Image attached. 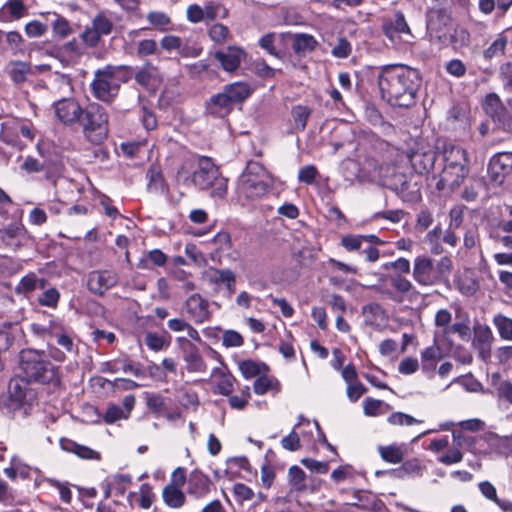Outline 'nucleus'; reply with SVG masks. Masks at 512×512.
Returning a JSON list of instances; mask_svg holds the SVG:
<instances>
[{
    "mask_svg": "<svg viewBox=\"0 0 512 512\" xmlns=\"http://www.w3.org/2000/svg\"><path fill=\"white\" fill-rule=\"evenodd\" d=\"M377 85L386 103L392 107L408 109L417 102L421 75L417 69L408 65H383L378 68Z\"/></svg>",
    "mask_w": 512,
    "mask_h": 512,
    "instance_id": "obj_1",
    "label": "nucleus"
},
{
    "mask_svg": "<svg viewBox=\"0 0 512 512\" xmlns=\"http://www.w3.org/2000/svg\"><path fill=\"white\" fill-rule=\"evenodd\" d=\"M21 375L30 382L57 388L61 384L60 368L51 363L44 351L24 349L19 354Z\"/></svg>",
    "mask_w": 512,
    "mask_h": 512,
    "instance_id": "obj_2",
    "label": "nucleus"
},
{
    "mask_svg": "<svg viewBox=\"0 0 512 512\" xmlns=\"http://www.w3.org/2000/svg\"><path fill=\"white\" fill-rule=\"evenodd\" d=\"M453 270V261L449 256L441 257L437 262L426 254L413 260V280L422 287H432L448 280Z\"/></svg>",
    "mask_w": 512,
    "mask_h": 512,
    "instance_id": "obj_3",
    "label": "nucleus"
},
{
    "mask_svg": "<svg viewBox=\"0 0 512 512\" xmlns=\"http://www.w3.org/2000/svg\"><path fill=\"white\" fill-rule=\"evenodd\" d=\"M273 187V177L259 162L249 161L239 177L237 191L247 200H258Z\"/></svg>",
    "mask_w": 512,
    "mask_h": 512,
    "instance_id": "obj_4",
    "label": "nucleus"
},
{
    "mask_svg": "<svg viewBox=\"0 0 512 512\" xmlns=\"http://www.w3.org/2000/svg\"><path fill=\"white\" fill-rule=\"evenodd\" d=\"M43 333L55 344L52 345L48 342V351L54 360L64 362L67 358L66 354L76 355L78 353V346L74 343L73 331L61 320H50L48 325L43 328Z\"/></svg>",
    "mask_w": 512,
    "mask_h": 512,
    "instance_id": "obj_5",
    "label": "nucleus"
},
{
    "mask_svg": "<svg viewBox=\"0 0 512 512\" xmlns=\"http://www.w3.org/2000/svg\"><path fill=\"white\" fill-rule=\"evenodd\" d=\"M78 123L82 126L84 137L93 145H100L107 139L109 117L106 109L100 104H89Z\"/></svg>",
    "mask_w": 512,
    "mask_h": 512,
    "instance_id": "obj_6",
    "label": "nucleus"
},
{
    "mask_svg": "<svg viewBox=\"0 0 512 512\" xmlns=\"http://www.w3.org/2000/svg\"><path fill=\"white\" fill-rule=\"evenodd\" d=\"M453 18L449 9L445 7H432L426 13L427 35L432 43L440 49L447 48L451 44L453 31Z\"/></svg>",
    "mask_w": 512,
    "mask_h": 512,
    "instance_id": "obj_7",
    "label": "nucleus"
},
{
    "mask_svg": "<svg viewBox=\"0 0 512 512\" xmlns=\"http://www.w3.org/2000/svg\"><path fill=\"white\" fill-rule=\"evenodd\" d=\"M129 70L128 66L115 67L107 65L103 69H98L94 73V79L90 84L92 95L99 101L110 104L117 97L120 84L118 83L115 73L116 70Z\"/></svg>",
    "mask_w": 512,
    "mask_h": 512,
    "instance_id": "obj_8",
    "label": "nucleus"
},
{
    "mask_svg": "<svg viewBox=\"0 0 512 512\" xmlns=\"http://www.w3.org/2000/svg\"><path fill=\"white\" fill-rule=\"evenodd\" d=\"M23 375L13 377L8 385V395L0 401V407L7 413H13L25 405H31L36 399V392Z\"/></svg>",
    "mask_w": 512,
    "mask_h": 512,
    "instance_id": "obj_9",
    "label": "nucleus"
},
{
    "mask_svg": "<svg viewBox=\"0 0 512 512\" xmlns=\"http://www.w3.org/2000/svg\"><path fill=\"white\" fill-rule=\"evenodd\" d=\"M413 171L422 176L435 174L433 172L438 151L424 141H416L414 146L406 152Z\"/></svg>",
    "mask_w": 512,
    "mask_h": 512,
    "instance_id": "obj_10",
    "label": "nucleus"
},
{
    "mask_svg": "<svg viewBox=\"0 0 512 512\" xmlns=\"http://www.w3.org/2000/svg\"><path fill=\"white\" fill-rule=\"evenodd\" d=\"M389 282L392 290L382 289L380 292L394 302L401 303L404 299L414 301L421 296L415 285L404 275L393 274Z\"/></svg>",
    "mask_w": 512,
    "mask_h": 512,
    "instance_id": "obj_11",
    "label": "nucleus"
},
{
    "mask_svg": "<svg viewBox=\"0 0 512 512\" xmlns=\"http://www.w3.org/2000/svg\"><path fill=\"white\" fill-rule=\"evenodd\" d=\"M182 310L186 318L196 325L208 322L212 317L210 303L200 293L191 294L184 301Z\"/></svg>",
    "mask_w": 512,
    "mask_h": 512,
    "instance_id": "obj_12",
    "label": "nucleus"
},
{
    "mask_svg": "<svg viewBox=\"0 0 512 512\" xmlns=\"http://www.w3.org/2000/svg\"><path fill=\"white\" fill-rule=\"evenodd\" d=\"M413 176L395 172L391 177L390 188L395 191L403 201L417 203L422 200L421 185L413 182Z\"/></svg>",
    "mask_w": 512,
    "mask_h": 512,
    "instance_id": "obj_13",
    "label": "nucleus"
},
{
    "mask_svg": "<svg viewBox=\"0 0 512 512\" xmlns=\"http://www.w3.org/2000/svg\"><path fill=\"white\" fill-rule=\"evenodd\" d=\"M469 173V166L443 167L439 174H432V179L437 180L435 187L438 191H454L465 180Z\"/></svg>",
    "mask_w": 512,
    "mask_h": 512,
    "instance_id": "obj_14",
    "label": "nucleus"
},
{
    "mask_svg": "<svg viewBox=\"0 0 512 512\" xmlns=\"http://www.w3.org/2000/svg\"><path fill=\"white\" fill-rule=\"evenodd\" d=\"M56 118L65 126H72L81 119L84 109L74 98H62L53 103Z\"/></svg>",
    "mask_w": 512,
    "mask_h": 512,
    "instance_id": "obj_15",
    "label": "nucleus"
},
{
    "mask_svg": "<svg viewBox=\"0 0 512 512\" xmlns=\"http://www.w3.org/2000/svg\"><path fill=\"white\" fill-rule=\"evenodd\" d=\"M220 173V168L214 164L212 158L201 156L198 161V168L192 174V181L199 189L207 190Z\"/></svg>",
    "mask_w": 512,
    "mask_h": 512,
    "instance_id": "obj_16",
    "label": "nucleus"
},
{
    "mask_svg": "<svg viewBox=\"0 0 512 512\" xmlns=\"http://www.w3.org/2000/svg\"><path fill=\"white\" fill-rule=\"evenodd\" d=\"M117 283L118 275L112 270H93L87 277V289L97 296H103Z\"/></svg>",
    "mask_w": 512,
    "mask_h": 512,
    "instance_id": "obj_17",
    "label": "nucleus"
},
{
    "mask_svg": "<svg viewBox=\"0 0 512 512\" xmlns=\"http://www.w3.org/2000/svg\"><path fill=\"white\" fill-rule=\"evenodd\" d=\"M176 341L183 353L187 371L204 373L207 370V365L198 347L186 337H177Z\"/></svg>",
    "mask_w": 512,
    "mask_h": 512,
    "instance_id": "obj_18",
    "label": "nucleus"
},
{
    "mask_svg": "<svg viewBox=\"0 0 512 512\" xmlns=\"http://www.w3.org/2000/svg\"><path fill=\"white\" fill-rule=\"evenodd\" d=\"M512 173V153L502 152L495 154L488 164V176L492 183L502 184Z\"/></svg>",
    "mask_w": 512,
    "mask_h": 512,
    "instance_id": "obj_19",
    "label": "nucleus"
},
{
    "mask_svg": "<svg viewBox=\"0 0 512 512\" xmlns=\"http://www.w3.org/2000/svg\"><path fill=\"white\" fill-rule=\"evenodd\" d=\"M289 37L290 32H283L279 34L269 32L259 39L258 45L269 55L277 59H282L286 55V47L289 43Z\"/></svg>",
    "mask_w": 512,
    "mask_h": 512,
    "instance_id": "obj_20",
    "label": "nucleus"
},
{
    "mask_svg": "<svg viewBox=\"0 0 512 512\" xmlns=\"http://www.w3.org/2000/svg\"><path fill=\"white\" fill-rule=\"evenodd\" d=\"M247 54L242 47L230 45L225 50H218L214 58L220 63V67L229 73H233L241 65Z\"/></svg>",
    "mask_w": 512,
    "mask_h": 512,
    "instance_id": "obj_21",
    "label": "nucleus"
},
{
    "mask_svg": "<svg viewBox=\"0 0 512 512\" xmlns=\"http://www.w3.org/2000/svg\"><path fill=\"white\" fill-rule=\"evenodd\" d=\"M213 483L208 475L198 468L193 469L188 476L187 493L195 499L205 498L212 490Z\"/></svg>",
    "mask_w": 512,
    "mask_h": 512,
    "instance_id": "obj_22",
    "label": "nucleus"
},
{
    "mask_svg": "<svg viewBox=\"0 0 512 512\" xmlns=\"http://www.w3.org/2000/svg\"><path fill=\"white\" fill-rule=\"evenodd\" d=\"M381 29L383 34L393 41L400 34H411V29L402 11H395L393 15L383 19Z\"/></svg>",
    "mask_w": 512,
    "mask_h": 512,
    "instance_id": "obj_23",
    "label": "nucleus"
},
{
    "mask_svg": "<svg viewBox=\"0 0 512 512\" xmlns=\"http://www.w3.org/2000/svg\"><path fill=\"white\" fill-rule=\"evenodd\" d=\"M135 403L136 399L133 394L126 395L123 398V409L115 403H109L107 406V410L103 415V421L106 424H114L118 420L128 419L130 417L132 410L135 407Z\"/></svg>",
    "mask_w": 512,
    "mask_h": 512,
    "instance_id": "obj_24",
    "label": "nucleus"
},
{
    "mask_svg": "<svg viewBox=\"0 0 512 512\" xmlns=\"http://www.w3.org/2000/svg\"><path fill=\"white\" fill-rule=\"evenodd\" d=\"M443 167L469 166L467 151L461 146L445 142L441 147Z\"/></svg>",
    "mask_w": 512,
    "mask_h": 512,
    "instance_id": "obj_25",
    "label": "nucleus"
},
{
    "mask_svg": "<svg viewBox=\"0 0 512 512\" xmlns=\"http://www.w3.org/2000/svg\"><path fill=\"white\" fill-rule=\"evenodd\" d=\"M59 445L63 451L72 453L83 460L100 461L102 459L100 452L69 438L62 437L59 440Z\"/></svg>",
    "mask_w": 512,
    "mask_h": 512,
    "instance_id": "obj_26",
    "label": "nucleus"
},
{
    "mask_svg": "<svg viewBox=\"0 0 512 512\" xmlns=\"http://www.w3.org/2000/svg\"><path fill=\"white\" fill-rule=\"evenodd\" d=\"M205 108L206 112L213 117H224L231 113L234 106L222 90L209 98Z\"/></svg>",
    "mask_w": 512,
    "mask_h": 512,
    "instance_id": "obj_27",
    "label": "nucleus"
},
{
    "mask_svg": "<svg viewBox=\"0 0 512 512\" xmlns=\"http://www.w3.org/2000/svg\"><path fill=\"white\" fill-rule=\"evenodd\" d=\"M146 178L148 180L147 189L149 192L163 194L168 190V185L159 163H153L149 166Z\"/></svg>",
    "mask_w": 512,
    "mask_h": 512,
    "instance_id": "obj_28",
    "label": "nucleus"
},
{
    "mask_svg": "<svg viewBox=\"0 0 512 512\" xmlns=\"http://www.w3.org/2000/svg\"><path fill=\"white\" fill-rule=\"evenodd\" d=\"M18 210L19 214L17 215V217L0 219V224L10 221V223L6 227L0 229V239H2L3 241L17 239L20 236H22L25 232V227L22 223L23 209L20 207L19 204Z\"/></svg>",
    "mask_w": 512,
    "mask_h": 512,
    "instance_id": "obj_29",
    "label": "nucleus"
},
{
    "mask_svg": "<svg viewBox=\"0 0 512 512\" xmlns=\"http://www.w3.org/2000/svg\"><path fill=\"white\" fill-rule=\"evenodd\" d=\"M223 91L227 97H229V100L233 106L242 104L251 96L253 92L251 86L243 81H236L227 84L223 87Z\"/></svg>",
    "mask_w": 512,
    "mask_h": 512,
    "instance_id": "obj_30",
    "label": "nucleus"
},
{
    "mask_svg": "<svg viewBox=\"0 0 512 512\" xmlns=\"http://www.w3.org/2000/svg\"><path fill=\"white\" fill-rule=\"evenodd\" d=\"M213 376L216 378V384L213 392L223 396H230L234 391L235 384L237 383V379L234 375L229 371L215 368L213 370Z\"/></svg>",
    "mask_w": 512,
    "mask_h": 512,
    "instance_id": "obj_31",
    "label": "nucleus"
},
{
    "mask_svg": "<svg viewBox=\"0 0 512 512\" xmlns=\"http://www.w3.org/2000/svg\"><path fill=\"white\" fill-rule=\"evenodd\" d=\"M442 350L437 345L434 338L433 345L426 347L421 352V369L424 373H433L436 370L438 362L442 359Z\"/></svg>",
    "mask_w": 512,
    "mask_h": 512,
    "instance_id": "obj_32",
    "label": "nucleus"
},
{
    "mask_svg": "<svg viewBox=\"0 0 512 512\" xmlns=\"http://www.w3.org/2000/svg\"><path fill=\"white\" fill-rule=\"evenodd\" d=\"M289 42H292L293 51L298 56L314 51L318 45L315 37L306 33H290Z\"/></svg>",
    "mask_w": 512,
    "mask_h": 512,
    "instance_id": "obj_33",
    "label": "nucleus"
},
{
    "mask_svg": "<svg viewBox=\"0 0 512 512\" xmlns=\"http://www.w3.org/2000/svg\"><path fill=\"white\" fill-rule=\"evenodd\" d=\"M162 499L165 505L171 509H180L186 503V495L182 487L166 485L162 490Z\"/></svg>",
    "mask_w": 512,
    "mask_h": 512,
    "instance_id": "obj_34",
    "label": "nucleus"
},
{
    "mask_svg": "<svg viewBox=\"0 0 512 512\" xmlns=\"http://www.w3.org/2000/svg\"><path fill=\"white\" fill-rule=\"evenodd\" d=\"M46 286H48L47 279L40 278L35 273L31 272L20 279L16 287V292L29 294L36 289H45Z\"/></svg>",
    "mask_w": 512,
    "mask_h": 512,
    "instance_id": "obj_35",
    "label": "nucleus"
},
{
    "mask_svg": "<svg viewBox=\"0 0 512 512\" xmlns=\"http://www.w3.org/2000/svg\"><path fill=\"white\" fill-rule=\"evenodd\" d=\"M238 367L245 379L258 377L269 372V366L266 363L252 359L240 361Z\"/></svg>",
    "mask_w": 512,
    "mask_h": 512,
    "instance_id": "obj_36",
    "label": "nucleus"
},
{
    "mask_svg": "<svg viewBox=\"0 0 512 512\" xmlns=\"http://www.w3.org/2000/svg\"><path fill=\"white\" fill-rule=\"evenodd\" d=\"M457 290L464 296H473L479 289V282L470 271H465L455 279Z\"/></svg>",
    "mask_w": 512,
    "mask_h": 512,
    "instance_id": "obj_37",
    "label": "nucleus"
},
{
    "mask_svg": "<svg viewBox=\"0 0 512 512\" xmlns=\"http://www.w3.org/2000/svg\"><path fill=\"white\" fill-rule=\"evenodd\" d=\"M253 391L257 395H264L269 391L277 394L281 391V384L275 377H268L267 374H261L253 383Z\"/></svg>",
    "mask_w": 512,
    "mask_h": 512,
    "instance_id": "obj_38",
    "label": "nucleus"
},
{
    "mask_svg": "<svg viewBox=\"0 0 512 512\" xmlns=\"http://www.w3.org/2000/svg\"><path fill=\"white\" fill-rule=\"evenodd\" d=\"M8 75L15 84H22L27 80V76L32 74V67L29 62L11 61Z\"/></svg>",
    "mask_w": 512,
    "mask_h": 512,
    "instance_id": "obj_39",
    "label": "nucleus"
},
{
    "mask_svg": "<svg viewBox=\"0 0 512 512\" xmlns=\"http://www.w3.org/2000/svg\"><path fill=\"white\" fill-rule=\"evenodd\" d=\"M508 45V36L505 31L499 33L496 39L483 51V58L486 61H490L495 57H501L505 55V51Z\"/></svg>",
    "mask_w": 512,
    "mask_h": 512,
    "instance_id": "obj_40",
    "label": "nucleus"
},
{
    "mask_svg": "<svg viewBox=\"0 0 512 512\" xmlns=\"http://www.w3.org/2000/svg\"><path fill=\"white\" fill-rule=\"evenodd\" d=\"M145 403L147 409L156 417L163 416L166 412L167 405L163 395L155 392H144Z\"/></svg>",
    "mask_w": 512,
    "mask_h": 512,
    "instance_id": "obj_41",
    "label": "nucleus"
},
{
    "mask_svg": "<svg viewBox=\"0 0 512 512\" xmlns=\"http://www.w3.org/2000/svg\"><path fill=\"white\" fill-rule=\"evenodd\" d=\"M493 339L492 332L488 326L475 332L473 344L480 350V356L486 359L490 355V346Z\"/></svg>",
    "mask_w": 512,
    "mask_h": 512,
    "instance_id": "obj_42",
    "label": "nucleus"
},
{
    "mask_svg": "<svg viewBox=\"0 0 512 512\" xmlns=\"http://www.w3.org/2000/svg\"><path fill=\"white\" fill-rule=\"evenodd\" d=\"M363 237L364 243H369V245L362 250L361 254L365 256L366 261L374 263L380 258V251L377 246L384 245L385 241L375 234L363 235Z\"/></svg>",
    "mask_w": 512,
    "mask_h": 512,
    "instance_id": "obj_43",
    "label": "nucleus"
},
{
    "mask_svg": "<svg viewBox=\"0 0 512 512\" xmlns=\"http://www.w3.org/2000/svg\"><path fill=\"white\" fill-rule=\"evenodd\" d=\"M167 255L160 249H153L146 254L145 258L138 261L139 269H151L152 266L163 267L167 263Z\"/></svg>",
    "mask_w": 512,
    "mask_h": 512,
    "instance_id": "obj_44",
    "label": "nucleus"
},
{
    "mask_svg": "<svg viewBox=\"0 0 512 512\" xmlns=\"http://www.w3.org/2000/svg\"><path fill=\"white\" fill-rule=\"evenodd\" d=\"M235 272L232 271L229 268L226 269H218L210 267L208 270L204 273V279L207 281L208 284L213 286H221L225 285V283L230 279V277Z\"/></svg>",
    "mask_w": 512,
    "mask_h": 512,
    "instance_id": "obj_45",
    "label": "nucleus"
},
{
    "mask_svg": "<svg viewBox=\"0 0 512 512\" xmlns=\"http://www.w3.org/2000/svg\"><path fill=\"white\" fill-rule=\"evenodd\" d=\"M228 397V404L229 407L233 410H244L251 398V391L250 387L248 385H245L241 388H238L237 394H230Z\"/></svg>",
    "mask_w": 512,
    "mask_h": 512,
    "instance_id": "obj_46",
    "label": "nucleus"
},
{
    "mask_svg": "<svg viewBox=\"0 0 512 512\" xmlns=\"http://www.w3.org/2000/svg\"><path fill=\"white\" fill-rule=\"evenodd\" d=\"M492 323L502 340L512 341V318L498 313L494 315Z\"/></svg>",
    "mask_w": 512,
    "mask_h": 512,
    "instance_id": "obj_47",
    "label": "nucleus"
},
{
    "mask_svg": "<svg viewBox=\"0 0 512 512\" xmlns=\"http://www.w3.org/2000/svg\"><path fill=\"white\" fill-rule=\"evenodd\" d=\"M18 214V203L0 187V219L17 217Z\"/></svg>",
    "mask_w": 512,
    "mask_h": 512,
    "instance_id": "obj_48",
    "label": "nucleus"
},
{
    "mask_svg": "<svg viewBox=\"0 0 512 512\" xmlns=\"http://www.w3.org/2000/svg\"><path fill=\"white\" fill-rule=\"evenodd\" d=\"M503 105L500 97L495 93H489L485 96L483 102V109L487 115H489L492 120L496 123L497 119L500 116V112L502 111Z\"/></svg>",
    "mask_w": 512,
    "mask_h": 512,
    "instance_id": "obj_49",
    "label": "nucleus"
},
{
    "mask_svg": "<svg viewBox=\"0 0 512 512\" xmlns=\"http://www.w3.org/2000/svg\"><path fill=\"white\" fill-rule=\"evenodd\" d=\"M378 452L383 461L390 464H399L403 461L404 452L402 448L396 444L379 446Z\"/></svg>",
    "mask_w": 512,
    "mask_h": 512,
    "instance_id": "obj_50",
    "label": "nucleus"
},
{
    "mask_svg": "<svg viewBox=\"0 0 512 512\" xmlns=\"http://www.w3.org/2000/svg\"><path fill=\"white\" fill-rule=\"evenodd\" d=\"M312 113V110L305 105H295L291 109V115L293 118L294 128L297 131H304L307 126L308 119Z\"/></svg>",
    "mask_w": 512,
    "mask_h": 512,
    "instance_id": "obj_51",
    "label": "nucleus"
},
{
    "mask_svg": "<svg viewBox=\"0 0 512 512\" xmlns=\"http://www.w3.org/2000/svg\"><path fill=\"white\" fill-rule=\"evenodd\" d=\"M364 244V237L361 234H346L342 236L340 245L347 252H362Z\"/></svg>",
    "mask_w": 512,
    "mask_h": 512,
    "instance_id": "obj_52",
    "label": "nucleus"
},
{
    "mask_svg": "<svg viewBox=\"0 0 512 512\" xmlns=\"http://www.w3.org/2000/svg\"><path fill=\"white\" fill-rule=\"evenodd\" d=\"M43 290V293L37 299L39 305L53 309L57 308L60 301V292L58 289L46 286Z\"/></svg>",
    "mask_w": 512,
    "mask_h": 512,
    "instance_id": "obj_53",
    "label": "nucleus"
},
{
    "mask_svg": "<svg viewBox=\"0 0 512 512\" xmlns=\"http://www.w3.org/2000/svg\"><path fill=\"white\" fill-rule=\"evenodd\" d=\"M209 189L212 198L220 200L225 199L228 194V178L220 173L213 184L209 186Z\"/></svg>",
    "mask_w": 512,
    "mask_h": 512,
    "instance_id": "obj_54",
    "label": "nucleus"
},
{
    "mask_svg": "<svg viewBox=\"0 0 512 512\" xmlns=\"http://www.w3.org/2000/svg\"><path fill=\"white\" fill-rule=\"evenodd\" d=\"M383 270H393L394 274L406 276L411 272V263L407 258L399 257L382 265Z\"/></svg>",
    "mask_w": 512,
    "mask_h": 512,
    "instance_id": "obj_55",
    "label": "nucleus"
},
{
    "mask_svg": "<svg viewBox=\"0 0 512 512\" xmlns=\"http://www.w3.org/2000/svg\"><path fill=\"white\" fill-rule=\"evenodd\" d=\"M160 46L163 50L167 52L177 51L180 56L187 57L188 53L181 49L182 47V39L175 35H165L160 40Z\"/></svg>",
    "mask_w": 512,
    "mask_h": 512,
    "instance_id": "obj_56",
    "label": "nucleus"
},
{
    "mask_svg": "<svg viewBox=\"0 0 512 512\" xmlns=\"http://www.w3.org/2000/svg\"><path fill=\"white\" fill-rule=\"evenodd\" d=\"M498 79L500 80L503 90L512 93V61L502 63L498 69Z\"/></svg>",
    "mask_w": 512,
    "mask_h": 512,
    "instance_id": "obj_57",
    "label": "nucleus"
},
{
    "mask_svg": "<svg viewBox=\"0 0 512 512\" xmlns=\"http://www.w3.org/2000/svg\"><path fill=\"white\" fill-rule=\"evenodd\" d=\"M320 176L318 168L314 164L301 167L298 171V181L306 185H314Z\"/></svg>",
    "mask_w": 512,
    "mask_h": 512,
    "instance_id": "obj_58",
    "label": "nucleus"
},
{
    "mask_svg": "<svg viewBox=\"0 0 512 512\" xmlns=\"http://www.w3.org/2000/svg\"><path fill=\"white\" fill-rule=\"evenodd\" d=\"M44 481L59 492L62 502L70 504L72 501V492L68 482H61L54 478H45Z\"/></svg>",
    "mask_w": 512,
    "mask_h": 512,
    "instance_id": "obj_59",
    "label": "nucleus"
},
{
    "mask_svg": "<svg viewBox=\"0 0 512 512\" xmlns=\"http://www.w3.org/2000/svg\"><path fill=\"white\" fill-rule=\"evenodd\" d=\"M92 26L102 36L109 35L113 30V22L104 13L100 12L92 20Z\"/></svg>",
    "mask_w": 512,
    "mask_h": 512,
    "instance_id": "obj_60",
    "label": "nucleus"
},
{
    "mask_svg": "<svg viewBox=\"0 0 512 512\" xmlns=\"http://www.w3.org/2000/svg\"><path fill=\"white\" fill-rule=\"evenodd\" d=\"M145 344L150 350L155 352L161 351L170 345V340H166L165 336L155 332H148L145 335Z\"/></svg>",
    "mask_w": 512,
    "mask_h": 512,
    "instance_id": "obj_61",
    "label": "nucleus"
},
{
    "mask_svg": "<svg viewBox=\"0 0 512 512\" xmlns=\"http://www.w3.org/2000/svg\"><path fill=\"white\" fill-rule=\"evenodd\" d=\"M208 35L213 42L223 44L228 40L230 31L226 25L215 23L208 30Z\"/></svg>",
    "mask_w": 512,
    "mask_h": 512,
    "instance_id": "obj_62",
    "label": "nucleus"
},
{
    "mask_svg": "<svg viewBox=\"0 0 512 512\" xmlns=\"http://www.w3.org/2000/svg\"><path fill=\"white\" fill-rule=\"evenodd\" d=\"M147 20L151 25L156 27L160 31H166L167 27L171 24L170 17L160 11H151L147 14Z\"/></svg>",
    "mask_w": 512,
    "mask_h": 512,
    "instance_id": "obj_63",
    "label": "nucleus"
},
{
    "mask_svg": "<svg viewBox=\"0 0 512 512\" xmlns=\"http://www.w3.org/2000/svg\"><path fill=\"white\" fill-rule=\"evenodd\" d=\"M496 124L504 130L512 131V98L507 100Z\"/></svg>",
    "mask_w": 512,
    "mask_h": 512,
    "instance_id": "obj_64",
    "label": "nucleus"
}]
</instances>
